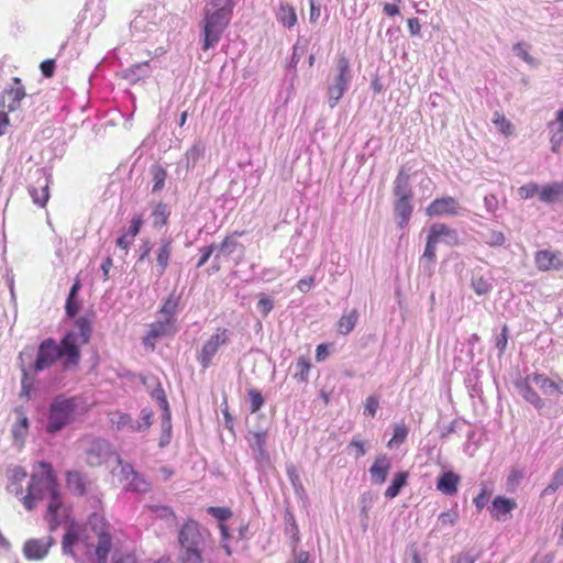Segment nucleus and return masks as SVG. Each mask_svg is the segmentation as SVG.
Listing matches in <instances>:
<instances>
[{
    "instance_id": "4c0bfd02",
    "label": "nucleus",
    "mask_w": 563,
    "mask_h": 563,
    "mask_svg": "<svg viewBox=\"0 0 563 563\" xmlns=\"http://www.w3.org/2000/svg\"><path fill=\"white\" fill-rule=\"evenodd\" d=\"M169 217L168 207L165 203H157L154 206L152 211V223L153 227L159 229L167 223Z\"/></svg>"
},
{
    "instance_id": "0eeeda50",
    "label": "nucleus",
    "mask_w": 563,
    "mask_h": 563,
    "mask_svg": "<svg viewBox=\"0 0 563 563\" xmlns=\"http://www.w3.org/2000/svg\"><path fill=\"white\" fill-rule=\"evenodd\" d=\"M336 69L338 75L328 88L329 104L331 108L335 107L351 81L349 60L345 57H341L338 60Z\"/></svg>"
},
{
    "instance_id": "37998d69",
    "label": "nucleus",
    "mask_w": 563,
    "mask_h": 563,
    "mask_svg": "<svg viewBox=\"0 0 563 563\" xmlns=\"http://www.w3.org/2000/svg\"><path fill=\"white\" fill-rule=\"evenodd\" d=\"M205 147L201 143L194 144L185 154L187 168L194 167L196 163L202 157Z\"/></svg>"
},
{
    "instance_id": "79ce46f5",
    "label": "nucleus",
    "mask_w": 563,
    "mask_h": 563,
    "mask_svg": "<svg viewBox=\"0 0 563 563\" xmlns=\"http://www.w3.org/2000/svg\"><path fill=\"white\" fill-rule=\"evenodd\" d=\"M152 411L148 409H143L141 411V419L137 421L131 422L130 431L131 432H140L148 429L152 424Z\"/></svg>"
},
{
    "instance_id": "a18cd8bd",
    "label": "nucleus",
    "mask_w": 563,
    "mask_h": 563,
    "mask_svg": "<svg viewBox=\"0 0 563 563\" xmlns=\"http://www.w3.org/2000/svg\"><path fill=\"white\" fill-rule=\"evenodd\" d=\"M310 367L311 365L309 360L305 356H300L296 363L295 378L300 382H307Z\"/></svg>"
},
{
    "instance_id": "49530a36",
    "label": "nucleus",
    "mask_w": 563,
    "mask_h": 563,
    "mask_svg": "<svg viewBox=\"0 0 563 563\" xmlns=\"http://www.w3.org/2000/svg\"><path fill=\"white\" fill-rule=\"evenodd\" d=\"M23 378L21 382V397L30 398L31 391L33 389V378L30 375L35 374L33 371H30V367L22 366Z\"/></svg>"
},
{
    "instance_id": "603ef678",
    "label": "nucleus",
    "mask_w": 563,
    "mask_h": 563,
    "mask_svg": "<svg viewBox=\"0 0 563 563\" xmlns=\"http://www.w3.org/2000/svg\"><path fill=\"white\" fill-rule=\"evenodd\" d=\"M238 245V242L231 238H225L220 246H217L218 253L216 258H219L220 255L229 256L232 254Z\"/></svg>"
},
{
    "instance_id": "1a4fd4ad",
    "label": "nucleus",
    "mask_w": 563,
    "mask_h": 563,
    "mask_svg": "<svg viewBox=\"0 0 563 563\" xmlns=\"http://www.w3.org/2000/svg\"><path fill=\"white\" fill-rule=\"evenodd\" d=\"M230 340V331L227 329L219 328L216 333L212 334L202 345L199 354V362L203 368H207L214 355L218 353L221 346L225 345Z\"/></svg>"
},
{
    "instance_id": "9d476101",
    "label": "nucleus",
    "mask_w": 563,
    "mask_h": 563,
    "mask_svg": "<svg viewBox=\"0 0 563 563\" xmlns=\"http://www.w3.org/2000/svg\"><path fill=\"white\" fill-rule=\"evenodd\" d=\"M176 332V320H166L158 317L155 322L148 325V331L143 338V344L154 350L157 340L174 335Z\"/></svg>"
},
{
    "instance_id": "b1692460",
    "label": "nucleus",
    "mask_w": 563,
    "mask_h": 563,
    "mask_svg": "<svg viewBox=\"0 0 563 563\" xmlns=\"http://www.w3.org/2000/svg\"><path fill=\"white\" fill-rule=\"evenodd\" d=\"M563 197V183L553 181L540 187V200L544 203H554Z\"/></svg>"
},
{
    "instance_id": "bf43d9fd",
    "label": "nucleus",
    "mask_w": 563,
    "mask_h": 563,
    "mask_svg": "<svg viewBox=\"0 0 563 563\" xmlns=\"http://www.w3.org/2000/svg\"><path fill=\"white\" fill-rule=\"evenodd\" d=\"M207 511L220 521L227 520L232 515L231 510L224 507H209Z\"/></svg>"
},
{
    "instance_id": "09e8293b",
    "label": "nucleus",
    "mask_w": 563,
    "mask_h": 563,
    "mask_svg": "<svg viewBox=\"0 0 563 563\" xmlns=\"http://www.w3.org/2000/svg\"><path fill=\"white\" fill-rule=\"evenodd\" d=\"M408 435V429L405 424H396L394 427V434L393 438L388 442L389 448L398 446L401 443L405 442L406 438Z\"/></svg>"
},
{
    "instance_id": "2eb2a0df",
    "label": "nucleus",
    "mask_w": 563,
    "mask_h": 563,
    "mask_svg": "<svg viewBox=\"0 0 563 563\" xmlns=\"http://www.w3.org/2000/svg\"><path fill=\"white\" fill-rule=\"evenodd\" d=\"M547 129L549 131L551 151L559 153L563 145V108L555 112L554 119L548 122Z\"/></svg>"
},
{
    "instance_id": "de8ad7c7",
    "label": "nucleus",
    "mask_w": 563,
    "mask_h": 563,
    "mask_svg": "<svg viewBox=\"0 0 563 563\" xmlns=\"http://www.w3.org/2000/svg\"><path fill=\"white\" fill-rule=\"evenodd\" d=\"M376 501V495L373 492H365L360 497L361 514L365 519L368 518V512Z\"/></svg>"
},
{
    "instance_id": "20e7f679",
    "label": "nucleus",
    "mask_w": 563,
    "mask_h": 563,
    "mask_svg": "<svg viewBox=\"0 0 563 563\" xmlns=\"http://www.w3.org/2000/svg\"><path fill=\"white\" fill-rule=\"evenodd\" d=\"M179 543L183 549L184 563H203L201 553L205 538L196 521L186 522L179 531Z\"/></svg>"
},
{
    "instance_id": "ea45409f",
    "label": "nucleus",
    "mask_w": 563,
    "mask_h": 563,
    "mask_svg": "<svg viewBox=\"0 0 563 563\" xmlns=\"http://www.w3.org/2000/svg\"><path fill=\"white\" fill-rule=\"evenodd\" d=\"M357 312L355 310L350 311L349 313L343 314L338 323V331L346 335L349 334L355 327L357 321Z\"/></svg>"
},
{
    "instance_id": "a19ab883",
    "label": "nucleus",
    "mask_w": 563,
    "mask_h": 563,
    "mask_svg": "<svg viewBox=\"0 0 563 563\" xmlns=\"http://www.w3.org/2000/svg\"><path fill=\"white\" fill-rule=\"evenodd\" d=\"M151 175L153 179L152 191L157 192L162 190L164 188L165 180L167 177L166 170L159 165H154L151 167Z\"/></svg>"
},
{
    "instance_id": "412c9836",
    "label": "nucleus",
    "mask_w": 563,
    "mask_h": 563,
    "mask_svg": "<svg viewBox=\"0 0 563 563\" xmlns=\"http://www.w3.org/2000/svg\"><path fill=\"white\" fill-rule=\"evenodd\" d=\"M517 507V504L511 498L497 496L492 504L490 514L492 516L500 521H505L508 515Z\"/></svg>"
},
{
    "instance_id": "473e14b6",
    "label": "nucleus",
    "mask_w": 563,
    "mask_h": 563,
    "mask_svg": "<svg viewBox=\"0 0 563 563\" xmlns=\"http://www.w3.org/2000/svg\"><path fill=\"white\" fill-rule=\"evenodd\" d=\"M66 483L69 492L75 495H82L86 492L87 481L79 472H68Z\"/></svg>"
},
{
    "instance_id": "774afa93",
    "label": "nucleus",
    "mask_w": 563,
    "mask_h": 563,
    "mask_svg": "<svg viewBox=\"0 0 563 563\" xmlns=\"http://www.w3.org/2000/svg\"><path fill=\"white\" fill-rule=\"evenodd\" d=\"M294 559L289 561L288 563H308L309 561V553L306 551H296L294 549Z\"/></svg>"
},
{
    "instance_id": "052dcab7",
    "label": "nucleus",
    "mask_w": 563,
    "mask_h": 563,
    "mask_svg": "<svg viewBox=\"0 0 563 563\" xmlns=\"http://www.w3.org/2000/svg\"><path fill=\"white\" fill-rule=\"evenodd\" d=\"M151 511L158 518L174 520V514L167 506H152Z\"/></svg>"
},
{
    "instance_id": "4d7b16f0",
    "label": "nucleus",
    "mask_w": 563,
    "mask_h": 563,
    "mask_svg": "<svg viewBox=\"0 0 563 563\" xmlns=\"http://www.w3.org/2000/svg\"><path fill=\"white\" fill-rule=\"evenodd\" d=\"M142 224H143V216L142 214L134 216L131 219L130 225L126 229L125 233L128 235H130V238L134 239L139 234Z\"/></svg>"
},
{
    "instance_id": "8fccbe9b",
    "label": "nucleus",
    "mask_w": 563,
    "mask_h": 563,
    "mask_svg": "<svg viewBox=\"0 0 563 563\" xmlns=\"http://www.w3.org/2000/svg\"><path fill=\"white\" fill-rule=\"evenodd\" d=\"M459 520V512L457 510H449L445 512L440 514L438 517V526L442 529L445 527H453Z\"/></svg>"
},
{
    "instance_id": "58836bf2",
    "label": "nucleus",
    "mask_w": 563,
    "mask_h": 563,
    "mask_svg": "<svg viewBox=\"0 0 563 563\" xmlns=\"http://www.w3.org/2000/svg\"><path fill=\"white\" fill-rule=\"evenodd\" d=\"M178 309V299L170 295L158 311V317L166 320H176L175 316Z\"/></svg>"
},
{
    "instance_id": "ddd939ff",
    "label": "nucleus",
    "mask_w": 563,
    "mask_h": 563,
    "mask_svg": "<svg viewBox=\"0 0 563 563\" xmlns=\"http://www.w3.org/2000/svg\"><path fill=\"white\" fill-rule=\"evenodd\" d=\"M120 466V482L125 489L137 493L146 492L148 489V483L135 473L131 465L121 464Z\"/></svg>"
},
{
    "instance_id": "f3484780",
    "label": "nucleus",
    "mask_w": 563,
    "mask_h": 563,
    "mask_svg": "<svg viewBox=\"0 0 563 563\" xmlns=\"http://www.w3.org/2000/svg\"><path fill=\"white\" fill-rule=\"evenodd\" d=\"M390 468L391 461L386 454H379L376 456L374 463L368 470L372 483L376 485L384 484Z\"/></svg>"
},
{
    "instance_id": "f8f14e48",
    "label": "nucleus",
    "mask_w": 563,
    "mask_h": 563,
    "mask_svg": "<svg viewBox=\"0 0 563 563\" xmlns=\"http://www.w3.org/2000/svg\"><path fill=\"white\" fill-rule=\"evenodd\" d=\"M534 263L539 271L563 272V254L550 250H541L536 253Z\"/></svg>"
},
{
    "instance_id": "aec40b11",
    "label": "nucleus",
    "mask_w": 563,
    "mask_h": 563,
    "mask_svg": "<svg viewBox=\"0 0 563 563\" xmlns=\"http://www.w3.org/2000/svg\"><path fill=\"white\" fill-rule=\"evenodd\" d=\"M429 235L438 243L455 245L459 242L457 232L443 223H435L430 227Z\"/></svg>"
},
{
    "instance_id": "c85d7f7f",
    "label": "nucleus",
    "mask_w": 563,
    "mask_h": 563,
    "mask_svg": "<svg viewBox=\"0 0 563 563\" xmlns=\"http://www.w3.org/2000/svg\"><path fill=\"white\" fill-rule=\"evenodd\" d=\"M16 422L12 427V435L15 443L22 445L29 432V419L21 409L15 410Z\"/></svg>"
},
{
    "instance_id": "6ab92c4d",
    "label": "nucleus",
    "mask_w": 563,
    "mask_h": 563,
    "mask_svg": "<svg viewBox=\"0 0 563 563\" xmlns=\"http://www.w3.org/2000/svg\"><path fill=\"white\" fill-rule=\"evenodd\" d=\"M49 180L45 174H41L35 185L29 187L30 196L35 205L44 207L49 198Z\"/></svg>"
},
{
    "instance_id": "bb28decb",
    "label": "nucleus",
    "mask_w": 563,
    "mask_h": 563,
    "mask_svg": "<svg viewBox=\"0 0 563 563\" xmlns=\"http://www.w3.org/2000/svg\"><path fill=\"white\" fill-rule=\"evenodd\" d=\"M276 19L280 24L288 29L294 27L298 22L295 8L287 2H282L278 5Z\"/></svg>"
},
{
    "instance_id": "4468645a",
    "label": "nucleus",
    "mask_w": 563,
    "mask_h": 563,
    "mask_svg": "<svg viewBox=\"0 0 563 563\" xmlns=\"http://www.w3.org/2000/svg\"><path fill=\"white\" fill-rule=\"evenodd\" d=\"M53 544L51 537L30 539L23 545V554L27 560H43Z\"/></svg>"
},
{
    "instance_id": "9b49d317",
    "label": "nucleus",
    "mask_w": 563,
    "mask_h": 563,
    "mask_svg": "<svg viewBox=\"0 0 563 563\" xmlns=\"http://www.w3.org/2000/svg\"><path fill=\"white\" fill-rule=\"evenodd\" d=\"M459 201L453 197L434 199L426 209L429 217L457 216L461 211Z\"/></svg>"
},
{
    "instance_id": "f03ea898",
    "label": "nucleus",
    "mask_w": 563,
    "mask_h": 563,
    "mask_svg": "<svg viewBox=\"0 0 563 563\" xmlns=\"http://www.w3.org/2000/svg\"><path fill=\"white\" fill-rule=\"evenodd\" d=\"M62 547L64 554L75 559L96 555L97 563H107L111 550L109 526L98 514L91 515L86 523L71 522Z\"/></svg>"
},
{
    "instance_id": "a211bd4d",
    "label": "nucleus",
    "mask_w": 563,
    "mask_h": 563,
    "mask_svg": "<svg viewBox=\"0 0 563 563\" xmlns=\"http://www.w3.org/2000/svg\"><path fill=\"white\" fill-rule=\"evenodd\" d=\"M25 97V89L21 82V79L13 78V84L10 88L4 91L3 104L9 111H14L20 106L21 100Z\"/></svg>"
},
{
    "instance_id": "7ed1b4c3",
    "label": "nucleus",
    "mask_w": 563,
    "mask_h": 563,
    "mask_svg": "<svg viewBox=\"0 0 563 563\" xmlns=\"http://www.w3.org/2000/svg\"><path fill=\"white\" fill-rule=\"evenodd\" d=\"M90 327L85 319L76 322V328L69 331L62 340L60 345L53 339L44 340L37 351L36 360L30 364V371L38 373L49 368L58 358L63 360L65 369L75 368L80 358V346L86 344L90 336Z\"/></svg>"
},
{
    "instance_id": "13d9d810",
    "label": "nucleus",
    "mask_w": 563,
    "mask_h": 563,
    "mask_svg": "<svg viewBox=\"0 0 563 563\" xmlns=\"http://www.w3.org/2000/svg\"><path fill=\"white\" fill-rule=\"evenodd\" d=\"M115 563H172V562L167 558H162V559H158V560H150V561H146V562H141L134 555L126 554V555H123V556L119 558L115 561Z\"/></svg>"
},
{
    "instance_id": "4be33fe9",
    "label": "nucleus",
    "mask_w": 563,
    "mask_h": 563,
    "mask_svg": "<svg viewBox=\"0 0 563 563\" xmlns=\"http://www.w3.org/2000/svg\"><path fill=\"white\" fill-rule=\"evenodd\" d=\"M152 71L153 67L151 62L137 63L123 70V78L130 84H136L137 81L150 77Z\"/></svg>"
},
{
    "instance_id": "6e6d98bb",
    "label": "nucleus",
    "mask_w": 563,
    "mask_h": 563,
    "mask_svg": "<svg viewBox=\"0 0 563 563\" xmlns=\"http://www.w3.org/2000/svg\"><path fill=\"white\" fill-rule=\"evenodd\" d=\"M249 398L251 404V412L254 413L261 409L264 404V399L260 391L255 389L249 390Z\"/></svg>"
},
{
    "instance_id": "338daca9",
    "label": "nucleus",
    "mask_w": 563,
    "mask_h": 563,
    "mask_svg": "<svg viewBox=\"0 0 563 563\" xmlns=\"http://www.w3.org/2000/svg\"><path fill=\"white\" fill-rule=\"evenodd\" d=\"M217 250V245L211 244L209 246H206L201 249V256L197 263V267L203 266L208 260L211 257L212 253Z\"/></svg>"
},
{
    "instance_id": "cd10ccee",
    "label": "nucleus",
    "mask_w": 563,
    "mask_h": 563,
    "mask_svg": "<svg viewBox=\"0 0 563 563\" xmlns=\"http://www.w3.org/2000/svg\"><path fill=\"white\" fill-rule=\"evenodd\" d=\"M394 195L396 199H411L409 175L401 169L394 181Z\"/></svg>"
},
{
    "instance_id": "680f3d73",
    "label": "nucleus",
    "mask_w": 563,
    "mask_h": 563,
    "mask_svg": "<svg viewBox=\"0 0 563 563\" xmlns=\"http://www.w3.org/2000/svg\"><path fill=\"white\" fill-rule=\"evenodd\" d=\"M438 244L439 243L431 235L428 234V240H427L426 249L423 252V257H427L430 261H433L435 257V251H437Z\"/></svg>"
},
{
    "instance_id": "3c124183",
    "label": "nucleus",
    "mask_w": 563,
    "mask_h": 563,
    "mask_svg": "<svg viewBox=\"0 0 563 563\" xmlns=\"http://www.w3.org/2000/svg\"><path fill=\"white\" fill-rule=\"evenodd\" d=\"M518 195L521 199L527 200L532 198L536 195L540 196V186L537 183H528L526 185H522L518 189Z\"/></svg>"
},
{
    "instance_id": "2f4dec72",
    "label": "nucleus",
    "mask_w": 563,
    "mask_h": 563,
    "mask_svg": "<svg viewBox=\"0 0 563 563\" xmlns=\"http://www.w3.org/2000/svg\"><path fill=\"white\" fill-rule=\"evenodd\" d=\"M408 479L407 472H398L394 475L390 485L385 490V497L388 499H394L400 493V490L406 486Z\"/></svg>"
},
{
    "instance_id": "f257e3e1",
    "label": "nucleus",
    "mask_w": 563,
    "mask_h": 563,
    "mask_svg": "<svg viewBox=\"0 0 563 563\" xmlns=\"http://www.w3.org/2000/svg\"><path fill=\"white\" fill-rule=\"evenodd\" d=\"M26 476V471L20 466L9 468L7 490L18 497L27 510L33 509L40 500H48V520L51 527L55 528L60 522L59 511L64 512V509L51 465L40 462L24 488Z\"/></svg>"
},
{
    "instance_id": "72a5a7b5",
    "label": "nucleus",
    "mask_w": 563,
    "mask_h": 563,
    "mask_svg": "<svg viewBox=\"0 0 563 563\" xmlns=\"http://www.w3.org/2000/svg\"><path fill=\"white\" fill-rule=\"evenodd\" d=\"M492 122L504 136L509 137L515 134V125L503 113L496 111L493 114Z\"/></svg>"
},
{
    "instance_id": "0e129e2a",
    "label": "nucleus",
    "mask_w": 563,
    "mask_h": 563,
    "mask_svg": "<svg viewBox=\"0 0 563 563\" xmlns=\"http://www.w3.org/2000/svg\"><path fill=\"white\" fill-rule=\"evenodd\" d=\"M486 243L492 246H499L505 243V236L499 231H492L488 233L486 238Z\"/></svg>"
},
{
    "instance_id": "7c9ffc66",
    "label": "nucleus",
    "mask_w": 563,
    "mask_h": 563,
    "mask_svg": "<svg viewBox=\"0 0 563 563\" xmlns=\"http://www.w3.org/2000/svg\"><path fill=\"white\" fill-rule=\"evenodd\" d=\"M410 200L411 199H396L395 201V214L400 228L406 227L411 217L412 206Z\"/></svg>"
},
{
    "instance_id": "a878e982",
    "label": "nucleus",
    "mask_w": 563,
    "mask_h": 563,
    "mask_svg": "<svg viewBox=\"0 0 563 563\" xmlns=\"http://www.w3.org/2000/svg\"><path fill=\"white\" fill-rule=\"evenodd\" d=\"M249 443H250V446L253 450L257 460H261V461L267 460L268 455L265 450L266 432H264V431L250 432Z\"/></svg>"
},
{
    "instance_id": "5701e85b",
    "label": "nucleus",
    "mask_w": 563,
    "mask_h": 563,
    "mask_svg": "<svg viewBox=\"0 0 563 563\" xmlns=\"http://www.w3.org/2000/svg\"><path fill=\"white\" fill-rule=\"evenodd\" d=\"M533 382H530V375L525 377V379L517 383L518 393L531 405L536 408L541 409L544 406L543 400L540 396L532 389Z\"/></svg>"
},
{
    "instance_id": "dca6fc26",
    "label": "nucleus",
    "mask_w": 563,
    "mask_h": 563,
    "mask_svg": "<svg viewBox=\"0 0 563 563\" xmlns=\"http://www.w3.org/2000/svg\"><path fill=\"white\" fill-rule=\"evenodd\" d=\"M173 252V239L170 236H163L159 242L158 246L155 251V268L157 272V276H162L169 264V260Z\"/></svg>"
},
{
    "instance_id": "c9c22d12",
    "label": "nucleus",
    "mask_w": 563,
    "mask_h": 563,
    "mask_svg": "<svg viewBox=\"0 0 563 563\" xmlns=\"http://www.w3.org/2000/svg\"><path fill=\"white\" fill-rule=\"evenodd\" d=\"M530 382H533V384L545 395H552L554 391H561L556 383L541 374L530 375Z\"/></svg>"
},
{
    "instance_id": "5fc2aeb1",
    "label": "nucleus",
    "mask_w": 563,
    "mask_h": 563,
    "mask_svg": "<svg viewBox=\"0 0 563 563\" xmlns=\"http://www.w3.org/2000/svg\"><path fill=\"white\" fill-rule=\"evenodd\" d=\"M523 478V472L518 468H512L507 477V487L509 490H515Z\"/></svg>"
},
{
    "instance_id": "c03bdc74",
    "label": "nucleus",
    "mask_w": 563,
    "mask_h": 563,
    "mask_svg": "<svg viewBox=\"0 0 563 563\" xmlns=\"http://www.w3.org/2000/svg\"><path fill=\"white\" fill-rule=\"evenodd\" d=\"M562 485H563V465L554 472V474L551 478V482L543 489L542 496H548V495L554 494Z\"/></svg>"
},
{
    "instance_id": "6e6552de",
    "label": "nucleus",
    "mask_w": 563,
    "mask_h": 563,
    "mask_svg": "<svg viewBox=\"0 0 563 563\" xmlns=\"http://www.w3.org/2000/svg\"><path fill=\"white\" fill-rule=\"evenodd\" d=\"M114 459L118 465L122 464L121 457L113 451L111 444L102 439L92 440L87 449V462L91 466H98Z\"/></svg>"
},
{
    "instance_id": "69168bd1",
    "label": "nucleus",
    "mask_w": 563,
    "mask_h": 563,
    "mask_svg": "<svg viewBox=\"0 0 563 563\" xmlns=\"http://www.w3.org/2000/svg\"><path fill=\"white\" fill-rule=\"evenodd\" d=\"M378 406H379L378 399L375 396H369L366 399L364 412L371 417H374L376 415Z\"/></svg>"
},
{
    "instance_id": "423d86ee",
    "label": "nucleus",
    "mask_w": 563,
    "mask_h": 563,
    "mask_svg": "<svg viewBox=\"0 0 563 563\" xmlns=\"http://www.w3.org/2000/svg\"><path fill=\"white\" fill-rule=\"evenodd\" d=\"M231 16L206 11L202 24V49L208 51L217 46L229 25Z\"/></svg>"
},
{
    "instance_id": "e433bc0d",
    "label": "nucleus",
    "mask_w": 563,
    "mask_h": 563,
    "mask_svg": "<svg viewBox=\"0 0 563 563\" xmlns=\"http://www.w3.org/2000/svg\"><path fill=\"white\" fill-rule=\"evenodd\" d=\"M234 0H211L207 5L206 11L232 16Z\"/></svg>"
},
{
    "instance_id": "864d4df0",
    "label": "nucleus",
    "mask_w": 563,
    "mask_h": 563,
    "mask_svg": "<svg viewBox=\"0 0 563 563\" xmlns=\"http://www.w3.org/2000/svg\"><path fill=\"white\" fill-rule=\"evenodd\" d=\"M273 308V300L265 294H261L258 297L257 310L262 313V316L266 317L272 311Z\"/></svg>"
},
{
    "instance_id": "39448f33",
    "label": "nucleus",
    "mask_w": 563,
    "mask_h": 563,
    "mask_svg": "<svg viewBox=\"0 0 563 563\" xmlns=\"http://www.w3.org/2000/svg\"><path fill=\"white\" fill-rule=\"evenodd\" d=\"M77 402L74 398L56 397L49 405L46 431L56 433L75 421Z\"/></svg>"
},
{
    "instance_id": "e2e57ef3",
    "label": "nucleus",
    "mask_w": 563,
    "mask_h": 563,
    "mask_svg": "<svg viewBox=\"0 0 563 563\" xmlns=\"http://www.w3.org/2000/svg\"><path fill=\"white\" fill-rule=\"evenodd\" d=\"M156 397L159 401V405L162 407V409L164 410V419H165V423L167 424V428L169 429L170 428V424H169V421H170V412H169V409H168V402H167V399L165 398L164 394H163V390H158L156 393Z\"/></svg>"
},
{
    "instance_id": "f704fd0d",
    "label": "nucleus",
    "mask_w": 563,
    "mask_h": 563,
    "mask_svg": "<svg viewBox=\"0 0 563 563\" xmlns=\"http://www.w3.org/2000/svg\"><path fill=\"white\" fill-rule=\"evenodd\" d=\"M531 46L525 42H518L512 46L514 54L531 67H538L539 60L530 54Z\"/></svg>"
},
{
    "instance_id": "c756f323",
    "label": "nucleus",
    "mask_w": 563,
    "mask_h": 563,
    "mask_svg": "<svg viewBox=\"0 0 563 563\" xmlns=\"http://www.w3.org/2000/svg\"><path fill=\"white\" fill-rule=\"evenodd\" d=\"M471 287L477 296L488 295L493 290V278L479 273H473Z\"/></svg>"
},
{
    "instance_id": "393cba45",
    "label": "nucleus",
    "mask_w": 563,
    "mask_h": 563,
    "mask_svg": "<svg viewBox=\"0 0 563 563\" xmlns=\"http://www.w3.org/2000/svg\"><path fill=\"white\" fill-rule=\"evenodd\" d=\"M460 476L453 472H443L438 478L437 488L441 493L452 496L457 492Z\"/></svg>"
}]
</instances>
